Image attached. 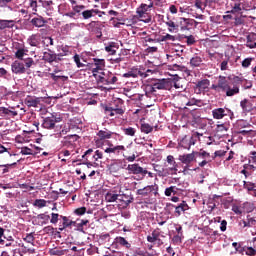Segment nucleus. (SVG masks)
<instances>
[{"label":"nucleus","mask_w":256,"mask_h":256,"mask_svg":"<svg viewBox=\"0 0 256 256\" xmlns=\"http://www.w3.org/2000/svg\"><path fill=\"white\" fill-rule=\"evenodd\" d=\"M150 132H153V127L150 124H142V133L150 134Z\"/></svg>","instance_id":"61"},{"label":"nucleus","mask_w":256,"mask_h":256,"mask_svg":"<svg viewBox=\"0 0 256 256\" xmlns=\"http://www.w3.org/2000/svg\"><path fill=\"white\" fill-rule=\"evenodd\" d=\"M126 148L127 146H123V145L114 146V144L108 143V148L104 149V153L120 156V153H123L124 151H126Z\"/></svg>","instance_id":"13"},{"label":"nucleus","mask_w":256,"mask_h":256,"mask_svg":"<svg viewBox=\"0 0 256 256\" xmlns=\"http://www.w3.org/2000/svg\"><path fill=\"white\" fill-rule=\"evenodd\" d=\"M78 141V135H69V136H65L63 137V140L60 141V145H62V147L64 149H75V142Z\"/></svg>","instance_id":"12"},{"label":"nucleus","mask_w":256,"mask_h":256,"mask_svg":"<svg viewBox=\"0 0 256 256\" xmlns=\"http://www.w3.org/2000/svg\"><path fill=\"white\" fill-rule=\"evenodd\" d=\"M0 244L6 245V247H16L17 242H14V240H0Z\"/></svg>","instance_id":"59"},{"label":"nucleus","mask_w":256,"mask_h":256,"mask_svg":"<svg viewBox=\"0 0 256 256\" xmlns=\"http://www.w3.org/2000/svg\"><path fill=\"white\" fill-rule=\"evenodd\" d=\"M84 28L87 29V32L96 35V39H99L102 38V28H105V26H103L100 21H90Z\"/></svg>","instance_id":"6"},{"label":"nucleus","mask_w":256,"mask_h":256,"mask_svg":"<svg viewBox=\"0 0 256 256\" xmlns=\"http://www.w3.org/2000/svg\"><path fill=\"white\" fill-rule=\"evenodd\" d=\"M123 135L134 137L135 136V128H132V127L123 128Z\"/></svg>","instance_id":"55"},{"label":"nucleus","mask_w":256,"mask_h":256,"mask_svg":"<svg viewBox=\"0 0 256 256\" xmlns=\"http://www.w3.org/2000/svg\"><path fill=\"white\" fill-rule=\"evenodd\" d=\"M87 223V220H78V222H75V225H72V227L78 228V232H84V226H86Z\"/></svg>","instance_id":"49"},{"label":"nucleus","mask_w":256,"mask_h":256,"mask_svg":"<svg viewBox=\"0 0 256 256\" xmlns=\"http://www.w3.org/2000/svg\"><path fill=\"white\" fill-rule=\"evenodd\" d=\"M214 90V92L220 93H226V97H232L235 95H238L239 89H238V85H234L232 86V88H226V89H211Z\"/></svg>","instance_id":"23"},{"label":"nucleus","mask_w":256,"mask_h":256,"mask_svg":"<svg viewBox=\"0 0 256 256\" xmlns=\"http://www.w3.org/2000/svg\"><path fill=\"white\" fill-rule=\"evenodd\" d=\"M205 58H201L199 55H193L192 58H190V68H201L202 66H205Z\"/></svg>","instance_id":"22"},{"label":"nucleus","mask_w":256,"mask_h":256,"mask_svg":"<svg viewBox=\"0 0 256 256\" xmlns=\"http://www.w3.org/2000/svg\"><path fill=\"white\" fill-rule=\"evenodd\" d=\"M111 135H114V133L108 130H99V132L96 133V137H99V141L111 139Z\"/></svg>","instance_id":"33"},{"label":"nucleus","mask_w":256,"mask_h":256,"mask_svg":"<svg viewBox=\"0 0 256 256\" xmlns=\"http://www.w3.org/2000/svg\"><path fill=\"white\" fill-rule=\"evenodd\" d=\"M177 192H180V188H177V186H169V188H166V191H164V195L171 197L177 195Z\"/></svg>","instance_id":"40"},{"label":"nucleus","mask_w":256,"mask_h":256,"mask_svg":"<svg viewBox=\"0 0 256 256\" xmlns=\"http://www.w3.org/2000/svg\"><path fill=\"white\" fill-rule=\"evenodd\" d=\"M35 237L32 236V233H28L27 235L24 236V242L27 244H21L22 250H24V253L27 254H35V249L32 248L34 246Z\"/></svg>","instance_id":"11"},{"label":"nucleus","mask_w":256,"mask_h":256,"mask_svg":"<svg viewBox=\"0 0 256 256\" xmlns=\"http://www.w3.org/2000/svg\"><path fill=\"white\" fill-rule=\"evenodd\" d=\"M75 223H78V220L71 221L69 220V217H63V228H60V231H63V229H67L71 226H75Z\"/></svg>","instance_id":"46"},{"label":"nucleus","mask_w":256,"mask_h":256,"mask_svg":"<svg viewBox=\"0 0 256 256\" xmlns=\"http://www.w3.org/2000/svg\"><path fill=\"white\" fill-rule=\"evenodd\" d=\"M166 27H169V33H174L177 31V25L173 21L166 22Z\"/></svg>","instance_id":"60"},{"label":"nucleus","mask_w":256,"mask_h":256,"mask_svg":"<svg viewBox=\"0 0 256 256\" xmlns=\"http://www.w3.org/2000/svg\"><path fill=\"white\" fill-rule=\"evenodd\" d=\"M154 171L157 172L158 177L168 176V172H165V169L159 167V165H154Z\"/></svg>","instance_id":"53"},{"label":"nucleus","mask_w":256,"mask_h":256,"mask_svg":"<svg viewBox=\"0 0 256 256\" xmlns=\"http://www.w3.org/2000/svg\"><path fill=\"white\" fill-rule=\"evenodd\" d=\"M41 98H27V107L35 108L38 107V103H40Z\"/></svg>","instance_id":"47"},{"label":"nucleus","mask_w":256,"mask_h":256,"mask_svg":"<svg viewBox=\"0 0 256 256\" xmlns=\"http://www.w3.org/2000/svg\"><path fill=\"white\" fill-rule=\"evenodd\" d=\"M105 68V60L93 58V73L102 71Z\"/></svg>","instance_id":"28"},{"label":"nucleus","mask_w":256,"mask_h":256,"mask_svg":"<svg viewBox=\"0 0 256 256\" xmlns=\"http://www.w3.org/2000/svg\"><path fill=\"white\" fill-rule=\"evenodd\" d=\"M241 111H244L246 113H250V111H253V102L250 100L244 99L240 102Z\"/></svg>","instance_id":"29"},{"label":"nucleus","mask_w":256,"mask_h":256,"mask_svg":"<svg viewBox=\"0 0 256 256\" xmlns=\"http://www.w3.org/2000/svg\"><path fill=\"white\" fill-rule=\"evenodd\" d=\"M249 163L250 165H247V167L253 172H256V151H250Z\"/></svg>","instance_id":"34"},{"label":"nucleus","mask_w":256,"mask_h":256,"mask_svg":"<svg viewBox=\"0 0 256 256\" xmlns=\"http://www.w3.org/2000/svg\"><path fill=\"white\" fill-rule=\"evenodd\" d=\"M56 123H59V117H56L55 115L51 114V116L42 119V128L45 130H53L54 132H57L60 135H65L67 131L62 130L61 126L56 125Z\"/></svg>","instance_id":"3"},{"label":"nucleus","mask_w":256,"mask_h":256,"mask_svg":"<svg viewBox=\"0 0 256 256\" xmlns=\"http://www.w3.org/2000/svg\"><path fill=\"white\" fill-rule=\"evenodd\" d=\"M36 219L41 220L42 225L50 223V219H49V216H47V214H39V215L36 216Z\"/></svg>","instance_id":"57"},{"label":"nucleus","mask_w":256,"mask_h":256,"mask_svg":"<svg viewBox=\"0 0 256 256\" xmlns=\"http://www.w3.org/2000/svg\"><path fill=\"white\" fill-rule=\"evenodd\" d=\"M193 6L199 10H205V7L208 6V0H194Z\"/></svg>","instance_id":"42"},{"label":"nucleus","mask_w":256,"mask_h":256,"mask_svg":"<svg viewBox=\"0 0 256 256\" xmlns=\"http://www.w3.org/2000/svg\"><path fill=\"white\" fill-rule=\"evenodd\" d=\"M114 243H116L117 245H120V247H123L125 249L131 248V244H129V242L126 241V239H124L123 237L114 238Z\"/></svg>","instance_id":"36"},{"label":"nucleus","mask_w":256,"mask_h":256,"mask_svg":"<svg viewBox=\"0 0 256 256\" xmlns=\"http://www.w3.org/2000/svg\"><path fill=\"white\" fill-rule=\"evenodd\" d=\"M170 88H171L170 81L165 80V79H160V80H157V82H155L151 86H148V92L154 93L157 90H168Z\"/></svg>","instance_id":"10"},{"label":"nucleus","mask_w":256,"mask_h":256,"mask_svg":"<svg viewBox=\"0 0 256 256\" xmlns=\"http://www.w3.org/2000/svg\"><path fill=\"white\" fill-rule=\"evenodd\" d=\"M178 102L181 103V106L183 107H192V106H199V103H201V100L190 98L189 101H178Z\"/></svg>","instance_id":"35"},{"label":"nucleus","mask_w":256,"mask_h":256,"mask_svg":"<svg viewBox=\"0 0 256 256\" xmlns=\"http://www.w3.org/2000/svg\"><path fill=\"white\" fill-rule=\"evenodd\" d=\"M166 208H169V210H175V216H180V213L185 212L186 210H189V206L186 205V201H181L178 205L174 204H166Z\"/></svg>","instance_id":"14"},{"label":"nucleus","mask_w":256,"mask_h":256,"mask_svg":"<svg viewBox=\"0 0 256 256\" xmlns=\"http://www.w3.org/2000/svg\"><path fill=\"white\" fill-rule=\"evenodd\" d=\"M176 40V38H174V36H171L169 34L163 35L160 38V41L166 42V41H172L174 42Z\"/></svg>","instance_id":"64"},{"label":"nucleus","mask_w":256,"mask_h":256,"mask_svg":"<svg viewBox=\"0 0 256 256\" xmlns=\"http://www.w3.org/2000/svg\"><path fill=\"white\" fill-rule=\"evenodd\" d=\"M151 5L142 4L139 8L136 9V14L139 15V18L144 17V13H147V9H150Z\"/></svg>","instance_id":"41"},{"label":"nucleus","mask_w":256,"mask_h":256,"mask_svg":"<svg viewBox=\"0 0 256 256\" xmlns=\"http://www.w3.org/2000/svg\"><path fill=\"white\" fill-rule=\"evenodd\" d=\"M131 198L126 195L117 194L114 191H108L105 193V203H115L117 199Z\"/></svg>","instance_id":"16"},{"label":"nucleus","mask_w":256,"mask_h":256,"mask_svg":"<svg viewBox=\"0 0 256 256\" xmlns=\"http://www.w3.org/2000/svg\"><path fill=\"white\" fill-rule=\"evenodd\" d=\"M166 163H169V165H172L171 168H169V171L177 172V163L174 162V156H166Z\"/></svg>","instance_id":"44"},{"label":"nucleus","mask_w":256,"mask_h":256,"mask_svg":"<svg viewBox=\"0 0 256 256\" xmlns=\"http://www.w3.org/2000/svg\"><path fill=\"white\" fill-rule=\"evenodd\" d=\"M14 28V20H0V31Z\"/></svg>","instance_id":"37"},{"label":"nucleus","mask_w":256,"mask_h":256,"mask_svg":"<svg viewBox=\"0 0 256 256\" xmlns=\"http://www.w3.org/2000/svg\"><path fill=\"white\" fill-rule=\"evenodd\" d=\"M137 157L138 156L135 155V153H132L131 155L123 154V160H114V162H111V164L108 165V173L117 176V174H120V170H124L126 167H129V164L126 163L135 162V158ZM124 161H126V163H124Z\"/></svg>","instance_id":"1"},{"label":"nucleus","mask_w":256,"mask_h":256,"mask_svg":"<svg viewBox=\"0 0 256 256\" xmlns=\"http://www.w3.org/2000/svg\"><path fill=\"white\" fill-rule=\"evenodd\" d=\"M194 160L195 156L193 155V153L178 156V161H181V164L184 165H189V163H193Z\"/></svg>","instance_id":"27"},{"label":"nucleus","mask_w":256,"mask_h":256,"mask_svg":"<svg viewBox=\"0 0 256 256\" xmlns=\"http://www.w3.org/2000/svg\"><path fill=\"white\" fill-rule=\"evenodd\" d=\"M153 190H155V186H145V188L136 190V195L147 197V195H150V193H152Z\"/></svg>","instance_id":"31"},{"label":"nucleus","mask_w":256,"mask_h":256,"mask_svg":"<svg viewBox=\"0 0 256 256\" xmlns=\"http://www.w3.org/2000/svg\"><path fill=\"white\" fill-rule=\"evenodd\" d=\"M243 10H244V8H241V3L235 2V4H232V10H229L226 13L238 14V13H241V11H243Z\"/></svg>","instance_id":"45"},{"label":"nucleus","mask_w":256,"mask_h":256,"mask_svg":"<svg viewBox=\"0 0 256 256\" xmlns=\"http://www.w3.org/2000/svg\"><path fill=\"white\" fill-rule=\"evenodd\" d=\"M247 42L244 44V47L247 49H256V33L247 34Z\"/></svg>","instance_id":"25"},{"label":"nucleus","mask_w":256,"mask_h":256,"mask_svg":"<svg viewBox=\"0 0 256 256\" xmlns=\"http://www.w3.org/2000/svg\"><path fill=\"white\" fill-rule=\"evenodd\" d=\"M59 57H63V55L45 52V53H43L42 61H45L48 64L58 63L59 61H61V58H59Z\"/></svg>","instance_id":"18"},{"label":"nucleus","mask_w":256,"mask_h":256,"mask_svg":"<svg viewBox=\"0 0 256 256\" xmlns=\"http://www.w3.org/2000/svg\"><path fill=\"white\" fill-rule=\"evenodd\" d=\"M26 69H29V67L24 66L20 61L12 62V73H15V75H23L26 73Z\"/></svg>","instance_id":"21"},{"label":"nucleus","mask_w":256,"mask_h":256,"mask_svg":"<svg viewBox=\"0 0 256 256\" xmlns=\"http://www.w3.org/2000/svg\"><path fill=\"white\" fill-rule=\"evenodd\" d=\"M153 73L152 70L148 69L145 70L144 68L141 67H132L130 68V71H126V73H123L122 77L125 79H135L142 77V79L147 78V74Z\"/></svg>","instance_id":"5"},{"label":"nucleus","mask_w":256,"mask_h":256,"mask_svg":"<svg viewBox=\"0 0 256 256\" xmlns=\"http://www.w3.org/2000/svg\"><path fill=\"white\" fill-rule=\"evenodd\" d=\"M42 44L45 45V47L53 46V39L50 37H45L42 40Z\"/></svg>","instance_id":"63"},{"label":"nucleus","mask_w":256,"mask_h":256,"mask_svg":"<svg viewBox=\"0 0 256 256\" xmlns=\"http://www.w3.org/2000/svg\"><path fill=\"white\" fill-rule=\"evenodd\" d=\"M229 109L226 108H216L211 110V117L216 120H221L223 117L229 116Z\"/></svg>","instance_id":"19"},{"label":"nucleus","mask_w":256,"mask_h":256,"mask_svg":"<svg viewBox=\"0 0 256 256\" xmlns=\"http://www.w3.org/2000/svg\"><path fill=\"white\" fill-rule=\"evenodd\" d=\"M208 89H211L208 79H202L196 82V85L193 86V93L196 95L205 94L208 92Z\"/></svg>","instance_id":"8"},{"label":"nucleus","mask_w":256,"mask_h":256,"mask_svg":"<svg viewBox=\"0 0 256 256\" xmlns=\"http://www.w3.org/2000/svg\"><path fill=\"white\" fill-rule=\"evenodd\" d=\"M44 24H47V21L41 16L30 19V25H33V27L41 28L44 27Z\"/></svg>","instance_id":"32"},{"label":"nucleus","mask_w":256,"mask_h":256,"mask_svg":"<svg viewBox=\"0 0 256 256\" xmlns=\"http://www.w3.org/2000/svg\"><path fill=\"white\" fill-rule=\"evenodd\" d=\"M241 225H243L244 228H250L256 226V220L247 216V220L241 221Z\"/></svg>","instance_id":"43"},{"label":"nucleus","mask_w":256,"mask_h":256,"mask_svg":"<svg viewBox=\"0 0 256 256\" xmlns=\"http://www.w3.org/2000/svg\"><path fill=\"white\" fill-rule=\"evenodd\" d=\"M44 206H46V201H44V199H36V201H33V207L41 209L44 208Z\"/></svg>","instance_id":"58"},{"label":"nucleus","mask_w":256,"mask_h":256,"mask_svg":"<svg viewBox=\"0 0 256 256\" xmlns=\"http://www.w3.org/2000/svg\"><path fill=\"white\" fill-rule=\"evenodd\" d=\"M91 154H93V160L102 159V151H93V149H87V151H84V155H81V158L87 159Z\"/></svg>","instance_id":"24"},{"label":"nucleus","mask_w":256,"mask_h":256,"mask_svg":"<svg viewBox=\"0 0 256 256\" xmlns=\"http://www.w3.org/2000/svg\"><path fill=\"white\" fill-rule=\"evenodd\" d=\"M96 81H98L99 84L105 86L115 85L117 84V76H115L114 73L111 72H102V74L99 75L98 78H96Z\"/></svg>","instance_id":"7"},{"label":"nucleus","mask_w":256,"mask_h":256,"mask_svg":"<svg viewBox=\"0 0 256 256\" xmlns=\"http://www.w3.org/2000/svg\"><path fill=\"white\" fill-rule=\"evenodd\" d=\"M41 41L43 40H41L38 34L30 35V37L27 38V44L30 45V47H38Z\"/></svg>","instance_id":"26"},{"label":"nucleus","mask_w":256,"mask_h":256,"mask_svg":"<svg viewBox=\"0 0 256 256\" xmlns=\"http://www.w3.org/2000/svg\"><path fill=\"white\" fill-rule=\"evenodd\" d=\"M27 8H30L33 12H37L38 4L35 0H27Z\"/></svg>","instance_id":"56"},{"label":"nucleus","mask_w":256,"mask_h":256,"mask_svg":"<svg viewBox=\"0 0 256 256\" xmlns=\"http://www.w3.org/2000/svg\"><path fill=\"white\" fill-rule=\"evenodd\" d=\"M193 145H195L193 136H184V138H181L178 142V147H181L184 150H189V147H192Z\"/></svg>","instance_id":"17"},{"label":"nucleus","mask_w":256,"mask_h":256,"mask_svg":"<svg viewBox=\"0 0 256 256\" xmlns=\"http://www.w3.org/2000/svg\"><path fill=\"white\" fill-rule=\"evenodd\" d=\"M211 90H226V89H232V87H229V81L226 80V77L220 76L217 77V84H210Z\"/></svg>","instance_id":"15"},{"label":"nucleus","mask_w":256,"mask_h":256,"mask_svg":"<svg viewBox=\"0 0 256 256\" xmlns=\"http://www.w3.org/2000/svg\"><path fill=\"white\" fill-rule=\"evenodd\" d=\"M153 241H159V230H154L151 235H148V243H153Z\"/></svg>","instance_id":"51"},{"label":"nucleus","mask_w":256,"mask_h":256,"mask_svg":"<svg viewBox=\"0 0 256 256\" xmlns=\"http://www.w3.org/2000/svg\"><path fill=\"white\" fill-rule=\"evenodd\" d=\"M48 76L51 77V80L54 81V82L65 81V80L69 79V77H65V76H62V75H56V74H53V73H49Z\"/></svg>","instance_id":"52"},{"label":"nucleus","mask_w":256,"mask_h":256,"mask_svg":"<svg viewBox=\"0 0 256 256\" xmlns=\"http://www.w3.org/2000/svg\"><path fill=\"white\" fill-rule=\"evenodd\" d=\"M0 241H14V238L8 234V230L0 228Z\"/></svg>","instance_id":"39"},{"label":"nucleus","mask_w":256,"mask_h":256,"mask_svg":"<svg viewBox=\"0 0 256 256\" xmlns=\"http://www.w3.org/2000/svg\"><path fill=\"white\" fill-rule=\"evenodd\" d=\"M181 56H183V46H175L172 48V54L166 55V59L169 62H174L175 58H180Z\"/></svg>","instance_id":"20"},{"label":"nucleus","mask_w":256,"mask_h":256,"mask_svg":"<svg viewBox=\"0 0 256 256\" xmlns=\"http://www.w3.org/2000/svg\"><path fill=\"white\" fill-rule=\"evenodd\" d=\"M84 5H75L72 6V11L75 13L81 14V19L83 20H90L93 17H99V14H105L103 11H99L96 9L84 10Z\"/></svg>","instance_id":"4"},{"label":"nucleus","mask_w":256,"mask_h":256,"mask_svg":"<svg viewBox=\"0 0 256 256\" xmlns=\"http://www.w3.org/2000/svg\"><path fill=\"white\" fill-rule=\"evenodd\" d=\"M17 163L12 164H6V165H0V175H5L8 173V170H11L14 166H16Z\"/></svg>","instance_id":"48"},{"label":"nucleus","mask_w":256,"mask_h":256,"mask_svg":"<svg viewBox=\"0 0 256 256\" xmlns=\"http://www.w3.org/2000/svg\"><path fill=\"white\" fill-rule=\"evenodd\" d=\"M102 111H104L105 116L111 118L123 115V113L126 112V109L123 108V100L117 98V100H114V104L111 106L102 105Z\"/></svg>","instance_id":"2"},{"label":"nucleus","mask_w":256,"mask_h":256,"mask_svg":"<svg viewBox=\"0 0 256 256\" xmlns=\"http://www.w3.org/2000/svg\"><path fill=\"white\" fill-rule=\"evenodd\" d=\"M118 45L115 42H108V45H105V53L108 55L114 56L117 54Z\"/></svg>","instance_id":"30"},{"label":"nucleus","mask_w":256,"mask_h":256,"mask_svg":"<svg viewBox=\"0 0 256 256\" xmlns=\"http://www.w3.org/2000/svg\"><path fill=\"white\" fill-rule=\"evenodd\" d=\"M22 65L26 66L27 68H31L35 65V62L32 61V58L24 59V62H21Z\"/></svg>","instance_id":"62"},{"label":"nucleus","mask_w":256,"mask_h":256,"mask_svg":"<svg viewBox=\"0 0 256 256\" xmlns=\"http://www.w3.org/2000/svg\"><path fill=\"white\" fill-rule=\"evenodd\" d=\"M193 154V156L198 155L199 157H202V159H214L215 157H211V154H209L208 152L202 151V152H193L190 153Z\"/></svg>","instance_id":"54"},{"label":"nucleus","mask_w":256,"mask_h":256,"mask_svg":"<svg viewBox=\"0 0 256 256\" xmlns=\"http://www.w3.org/2000/svg\"><path fill=\"white\" fill-rule=\"evenodd\" d=\"M125 170H126V173L130 175H136V176H142V177H144V174L150 173L147 171L146 168H143L140 165H138V163H132L130 164V166H126Z\"/></svg>","instance_id":"9"},{"label":"nucleus","mask_w":256,"mask_h":256,"mask_svg":"<svg viewBox=\"0 0 256 256\" xmlns=\"http://www.w3.org/2000/svg\"><path fill=\"white\" fill-rule=\"evenodd\" d=\"M49 219H51V224L56 225V222H58L59 220H63V218H67L65 216L56 214V213H51V215H48Z\"/></svg>","instance_id":"50"},{"label":"nucleus","mask_w":256,"mask_h":256,"mask_svg":"<svg viewBox=\"0 0 256 256\" xmlns=\"http://www.w3.org/2000/svg\"><path fill=\"white\" fill-rule=\"evenodd\" d=\"M235 252L244 253V255H247V256H256V249H253V248L235 249Z\"/></svg>","instance_id":"38"}]
</instances>
